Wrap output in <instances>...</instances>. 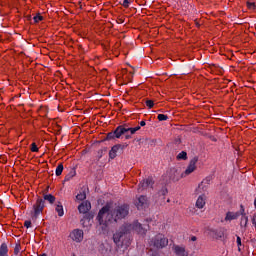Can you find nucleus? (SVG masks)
I'll use <instances>...</instances> for the list:
<instances>
[{
  "mask_svg": "<svg viewBox=\"0 0 256 256\" xmlns=\"http://www.w3.org/2000/svg\"><path fill=\"white\" fill-rule=\"evenodd\" d=\"M129 215V205L109 202L98 213L97 220L103 231L120 219H125Z\"/></svg>",
  "mask_w": 256,
  "mask_h": 256,
  "instance_id": "obj_1",
  "label": "nucleus"
},
{
  "mask_svg": "<svg viewBox=\"0 0 256 256\" xmlns=\"http://www.w3.org/2000/svg\"><path fill=\"white\" fill-rule=\"evenodd\" d=\"M132 231H135L138 235H145L147 229L143 228L139 222H134L133 224L126 223L114 234V243L116 245H119V243L125 245V239H127V235L132 233Z\"/></svg>",
  "mask_w": 256,
  "mask_h": 256,
  "instance_id": "obj_2",
  "label": "nucleus"
},
{
  "mask_svg": "<svg viewBox=\"0 0 256 256\" xmlns=\"http://www.w3.org/2000/svg\"><path fill=\"white\" fill-rule=\"evenodd\" d=\"M197 170V159H192L187 166L184 172H180L179 170L174 171V176H172V181H179L180 179H184V177H189L191 173H194Z\"/></svg>",
  "mask_w": 256,
  "mask_h": 256,
  "instance_id": "obj_3",
  "label": "nucleus"
},
{
  "mask_svg": "<svg viewBox=\"0 0 256 256\" xmlns=\"http://www.w3.org/2000/svg\"><path fill=\"white\" fill-rule=\"evenodd\" d=\"M167 245H169V239L163 234L156 235L150 241V247H153L154 249H164Z\"/></svg>",
  "mask_w": 256,
  "mask_h": 256,
  "instance_id": "obj_4",
  "label": "nucleus"
},
{
  "mask_svg": "<svg viewBox=\"0 0 256 256\" xmlns=\"http://www.w3.org/2000/svg\"><path fill=\"white\" fill-rule=\"evenodd\" d=\"M69 238L73 243H83V239H85V232L79 228L73 229L69 234Z\"/></svg>",
  "mask_w": 256,
  "mask_h": 256,
  "instance_id": "obj_5",
  "label": "nucleus"
},
{
  "mask_svg": "<svg viewBox=\"0 0 256 256\" xmlns=\"http://www.w3.org/2000/svg\"><path fill=\"white\" fill-rule=\"evenodd\" d=\"M45 208V200L38 199L33 206L34 209V217L37 218L41 213H43V209Z\"/></svg>",
  "mask_w": 256,
  "mask_h": 256,
  "instance_id": "obj_6",
  "label": "nucleus"
},
{
  "mask_svg": "<svg viewBox=\"0 0 256 256\" xmlns=\"http://www.w3.org/2000/svg\"><path fill=\"white\" fill-rule=\"evenodd\" d=\"M124 133H127V128L123 126H118L114 133H109L107 135V139H113V136L115 135L116 139H119L121 135H124Z\"/></svg>",
  "mask_w": 256,
  "mask_h": 256,
  "instance_id": "obj_7",
  "label": "nucleus"
},
{
  "mask_svg": "<svg viewBox=\"0 0 256 256\" xmlns=\"http://www.w3.org/2000/svg\"><path fill=\"white\" fill-rule=\"evenodd\" d=\"M148 187H153V178H147L138 185V191H145Z\"/></svg>",
  "mask_w": 256,
  "mask_h": 256,
  "instance_id": "obj_8",
  "label": "nucleus"
},
{
  "mask_svg": "<svg viewBox=\"0 0 256 256\" xmlns=\"http://www.w3.org/2000/svg\"><path fill=\"white\" fill-rule=\"evenodd\" d=\"M205 205H207V196L205 194H202L198 196L195 207L196 209H204Z\"/></svg>",
  "mask_w": 256,
  "mask_h": 256,
  "instance_id": "obj_9",
  "label": "nucleus"
},
{
  "mask_svg": "<svg viewBox=\"0 0 256 256\" xmlns=\"http://www.w3.org/2000/svg\"><path fill=\"white\" fill-rule=\"evenodd\" d=\"M210 235L213 239H223V237H225V230L222 228L212 229Z\"/></svg>",
  "mask_w": 256,
  "mask_h": 256,
  "instance_id": "obj_10",
  "label": "nucleus"
},
{
  "mask_svg": "<svg viewBox=\"0 0 256 256\" xmlns=\"http://www.w3.org/2000/svg\"><path fill=\"white\" fill-rule=\"evenodd\" d=\"M135 206L137 209H143L144 207H147V197L146 196H139L135 200Z\"/></svg>",
  "mask_w": 256,
  "mask_h": 256,
  "instance_id": "obj_11",
  "label": "nucleus"
},
{
  "mask_svg": "<svg viewBox=\"0 0 256 256\" xmlns=\"http://www.w3.org/2000/svg\"><path fill=\"white\" fill-rule=\"evenodd\" d=\"M78 211L79 213H87L88 211H91V202L89 201H85L82 202L79 206H78Z\"/></svg>",
  "mask_w": 256,
  "mask_h": 256,
  "instance_id": "obj_12",
  "label": "nucleus"
},
{
  "mask_svg": "<svg viewBox=\"0 0 256 256\" xmlns=\"http://www.w3.org/2000/svg\"><path fill=\"white\" fill-rule=\"evenodd\" d=\"M239 212H227L224 218L225 221H235V219H239Z\"/></svg>",
  "mask_w": 256,
  "mask_h": 256,
  "instance_id": "obj_13",
  "label": "nucleus"
},
{
  "mask_svg": "<svg viewBox=\"0 0 256 256\" xmlns=\"http://www.w3.org/2000/svg\"><path fill=\"white\" fill-rule=\"evenodd\" d=\"M174 253L178 256H189V253H187L183 246H174Z\"/></svg>",
  "mask_w": 256,
  "mask_h": 256,
  "instance_id": "obj_14",
  "label": "nucleus"
},
{
  "mask_svg": "<svg viewBox=\"0 0 256 256\" xmlns=\"http://www.w3.org/2000/svg\"><path fill=\"white\" fill-rule=\"evenodd\" d=\"M119 149H121V144L115 145L111 148L109 152L110 159H115V157H117V153L119 152Z\"/></svg>",
  "mask_w": 256,
  "mask_h": 256,
  "instance_id": "obj_15",
  "label": "nucleus"
},
{
  "mask_svg": "<svg viewBox=\"0 0 256 256\" xmlns=\"http://www.w3.org/2000/svg\"><path fill=\"white\" fill-rule=\"evenodd\" d=\"M55 211L58 213L59 217H63V215H65V211L63 210V204H61V202H57Z\"/></svg>",
  "mask_w": 256,
  "mask_h": 256,
  "instance_id": "obj_16",
  "label": "nucleus"
},
{
  "mask_svg": "<svg viewBox=\"0 0 256 256\" xmlns=\"http://www.w3.org/2000/svg\"><path fill=\"white\" fill-rule=\"evenodd\" d=\"M9 248L7 247V244L3 243L0 246V256H9Z\"/></svg>",
  "mask_w": 256,
  "mask_h": 256,
  "instance_id": "obj_17",
  "label": "nucleus"
},
{
  "mask_svg": "<svg viewBox=\"0 0 256 256\" xmlns=\"http://www.w3.org/2000/svg\"><path fill=\"white\" fill-rule=\"evenodd\" d=\"M249 223V217L248 216H241L240 219V227L247 229V225Z\"/></svg>",
  "mask_w": 256,
  "mask_h": 256,
  "instance_id": "obj_18",
  "label": "nucleus"
},
{
  "mask_svg": "<svg viewBox=\"0 0 256 256\" xmlns=\"http://www.w3.org/2000/svg\"><path fill=\"white\" fill-rule=\"evenodd\" d=\"M205 191H207V185H205V182H201L199 185H198V189H196V193L199 194V193H205Z\"/></svg>",
  "mask_w": 256,
  "mask_h": 256,
  "instance_id": "obj_19",
  "label": "nucleus"
},
{
  "mask_svg": "<svg viewBox=\"0 0 256 256\" xmlns=\"http://www.w3.org/2000/svg\"><path fill=\"white\" fill-rule=\"evenodd\" d=\"M44 201H48L50 205H53V203H55V196H53L52 194H46L44 195Z\"/></svg>",
  "mask_w": 256,
  "mask_h": 256,
  "instance_id": "obj_20",
  "label": "nucleus"
},
{
  "mask_svg": "<svg viewBox=\"0 0 256 256\" xmlns=\"http://www.w3.org/2000/svg\"><path fill=\"white\" fill-rule=\"evenodd\" d=\"M76 199L78 201H85V199H87V194L85 193V191H82L79 194H77Z\"/></svg>",
  "mask_w": 256,
  "mask_h": 256,
  "instance_id": "obj_21",
  "label": "nucleus"
},
{
  "mask_svg": "<svg viewBox=\"0 0 256 256\" xmlns=\"http://www.w3.org/2000/svg\"><path fill=\"white\" fill-rule=\"evenodd\" d=\"M140 129L141 126H136L134 128H126V133L130 131L131 135H135V133H137V131H139Z\"/></svg>",
  "mask_w": 256,
  "mask_h": 256,
  "instance_id": "obj_22",
  "label": "nucleus"
},
{
  "mask_svg": "<svg viewBox=\"0 0 256 256\" xmlns=\"http://www.w3.org/2000/svg\"><path fill=\"white\" fill-rule=\"evenodd\" d=\"M63 173V164H59L56 167V176L59 177V175H61Z\"/></svg>",
  "mask_w": 256,
  "mask_h": 256,
  "instance_id": "obj_23",
  "label": "nucleus"
},
{
  "mask_svg": "<svg viewBox=\"0 0 256 256\" xmlns=\"http://www.w3.org/2000/svg\"><path fill=\"white\" fill-rule=\"evenodd\" d=\"M177 159H182L183 161H185V159H187V152L182 151L177 155Z\"/></svg>",
  "mask_w": 256,
  "mask_h": 256,
  "instance_id": "obj_24",
  "label": "nucleus"
},
{
  "mask_svg": "<svg viewBox=\"0 0 256 256\" xmlns=\"http://www.w3.org/2000/svg\"><path fill=\"white\" fill-rule=\"evenodd\" d=\"M167 119H169V116H167L165 114L158 115V121H167Z\"/></svg>",
  "mask_w": 256,
  "mask_h": 256,
  "instance_id": "obj_25",
  "label": "nucleus"
},
{
  "mask_svg": "<svg viewBox=\"0 0 256 256\" xmlns=\"http://www.w3.org/2000/svg\"><path fill=\"white\" fill-rule=\"evenodd\" d=\"M146 106L148 107V109H153V107L155 106V103L153 102V100H147Z\"/></svg>",
  "mask_w": 256,
  "mask_h": 256,
  "instance_id": "obj_26",
  "label": "nucleus"
},
{
  "mask_svg": "<svg viewBox=\"0 0 256 256\" xmlns=\"http://www.w3.org/2000/svg\"><path fill=\"white\" fill-rule=\"evenodd\" d=\"M31 151H32V153H37L39 151V148L37 147V144L32 143Z\"/></svg>",
  "mask_w": 256,
  "mask_h": 256,
  "instance_id": "obj_27",
  "label": "nucleus"
},
{
  "mask_svg": "<svg viewBox=\"0 0 256 256\" xmlns=\"http://www.w3.org/2000/svg\"><path fill=\"white\" fill-rule=\"evenodd\" d=\"M34 21L35 23H39V21H43V16H41L40 14L34 16Z\"/></svg>",
  "mask_w": 256,
  "mask_h": 256,
  "instance_id": "obj_28",
  "label": "nucleus"
},
{
  "mask_svg": "<svg viewBox=\"0 0 256 256\" xmlns=\"http://www.w3.org/2000/svg\"><path fill=\"white\" fill-rule=\"evenodd\" d=\"M239 214L241 217H247V214L245 213V207L241 206Z\"/></svg>",
  "mask_w": 256,
  "mask_h": 256,
  "instance_id": "obj_29",
  "label": "nucleus"
},
{
  "mask_svg": "<svg viewBox=\"0 0 256 256\" xmlns=\"http://www.w3.org/2000/svg\"><path fill=\"white\" fill-rule=\"evenodd\" d=\"M247 7H248V9H255L256 5L253 2H248Z\"/></svg>",
  "mask_w": 256,
  "mask_h": 256,
  "instance_id": "obj_30",
  "label": "nucleus"
},
{
  "mask_svg": "<svg viewBox=\"0 0 256 256\" xmlns=\"http://www.w3.org/2000/svg\"><path fill=\"white\" fill-rule=\"evenodd\" d=\"M129 5H130L129 0H124L122 3V6L125 7V9H128Z\"/></svg>",
  "mask_w": 256,
  "mask_h": 256,
  "instance_id": "obj_31",
  "label": "nucleus"
},
{
  "mask_svg": "<svg viewBox=\"0 0 256 256\" xmlns=\"http://www.w3.org/2000/svg\"><path fill=\"white\" fill-rule=\"evenodd\" d=\"M24 227H26V229H29V227H31V221L26 220V221L24 222Z\"/></svg>",
  "mask_w": 256,
  "mask_h": 256,
  "instance_id": "obj_32",
  "label": "nucleus"
},
{
  "mask_svg": "<svg viewBox=\"0 0 256 256\" xmlns=\"http://www.w3.org/2000/svg\"><path fill=\"white\" fill-rule=\"evenodd\" d=\"M236 243L238 247H241V237L237 236Z\"/></svg>",
  "mask_w": 256,
  "mask_h": 256,
  "instance_id": "obj_33",
  "label": "nucleus"
},
{
  "mask_svg": "<svg viewBox=\"0 0 256 256\" xmlns=\"http://www.w3.org/2000/svg\"><path fill=\"white\" fill-rule=\"evenodd\" d=\"M15 255H19V246H16L14 249Z\"/></svg>",
  "mask_w": 256,
  "mask_h": 256,
  "instance_id": "obj_34",
  "label": "nucleus"
},
{
  "mask_svg": "<svg viewBox=\"0 0 256 256\" xmlns=\"http://www.w3.org/2000/svg\"><path fill=\"white\" fill-rule=\"evenodd\" d=\"M145 125H146L145 121L140 122V127H145Z\"/></svg>",
  "mask_w": 256,
  "mask_h": 256,
  "instance_id": "obj_35",
  "label": "nucleus"
},
{
  "mask_svg": "<svg viewBox=\"0 0 256 256\" xmlns=\"http://www.w3.org/2000/svg\"><path fill=\"white\" fill-rule=\"evenodd\" d=\"M191 241H197V237L192 236V237H191Z\"/></svg>",
  "mask_w": 256,
  "mask_h": 256,
  "instance_id": "obj_36",
  "label": "nucleus"
},
{
  "mask_svg": "<svg viewBox=\"0 0 256 256\" xmlns=\"http://www.w3.org/2000/svg\"><path fill=\"white\" fill-rule=\"evenodd\" d=\"M125 245H129V240L126 241Z\"/></svg>",
  "mask_w": 256,
  "mask_h": 256,
  "instance_id": "obj_37",
  "label": "nucleus"
}]
</instances>
